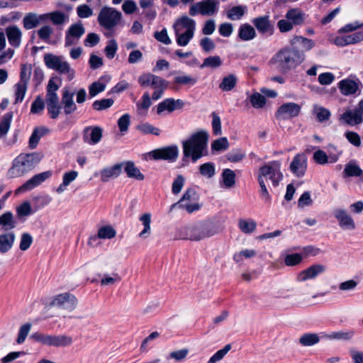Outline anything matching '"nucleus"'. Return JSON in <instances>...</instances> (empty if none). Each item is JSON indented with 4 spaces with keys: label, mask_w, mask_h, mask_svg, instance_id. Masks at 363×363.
Here are the masks:
<instances>
[{
    "label": "nucleus",
    "mask_w": 363,
    "mask_h": 363,
    "mask_svg": "<svg viewBox=\"0 0 363 363\" xmlns=\"http://www.w3.org/2000/svg\"><path fill=\"white\" fill-rule=\"evenodd\" d=\"M304 60L303 52L291 45L279 50L271 58L269 64L274 65L281 74H286L296 68Z\"/></svg>",
    "instance_id": "1"
},
{
    "label": "nucleus",
    "mask_w": 363,
    "mask_h": 363,
    "mask_svg": "<svg viewBox=\"0 0 363 363\" xmlns=\"http://www.w3.org/2000/svg\"><path fill=\"white\" fill-rule=\"evenodd\" d=\"M208 134L205 130H200L192 134L186 140L182 142L183 155L184 158H191L196 162L206 155Z\"/></svg>",
    "instance_id": "2"
},
{
    "label": "nucleus",
    "mask_w": 363,
    "mask_h": 363,
    "mask_svg": "<svg viewBox=\"0 0 363 363\" xmlns=\"http://www.w3.org/2000/svg\"><path fill=\"white\" fill-rule=\"evenodd\" d=\"M42 157V155L38 152L19 155L13 160L8 171L9 177L16 178L27 174L38 164Z\"/></svg>",
    "instance_id": "3"
},
{
    "label": "nucleus",
    "mask_w": 363,
    "mask_h": 363,
    "mask_svg": "<svg viewBox=\"0 0 363 363\" xmlns=\"http://www.w3.org/2000/svg\"><path fill=\"white\" fill-rule=\"evenodd\" d=\"M217 233V230L211 223H198L184 226L180 230V238L199 241Z\"/></svg>",
    "instance_id": "4"
},
{
    "label": "nucleus",
    "mask_w": 363,
    "mask_h": 363,
    "mask_svg": "<svg viewBox=\"0 0 363 363\" xmlns=\"http://www.w3.org/2000/svg\"><path fill=\"white\" fill-rule=\"evenodd\" d=\"M44 62L48 68L54 69L60 74H66L69 80L74 78V70L70 67L69 64L63 56L46 54L44 56Z\"/></svg>",
    "instance_id": "5"
},
{
    "label": "nucleus",
    "mask_w": 363,
    "mask_h": 363,
    "mask_svg": "<svg viewBox=\"0 0 363 363\" xmlns=\"http://www.w3.org/2000/svg\"><path fill=\"white\" fill-rule=\"evenodd\" d=\"M30 338L35 342H40L50 347H67L73 342L72 337L65 335H48L42 333H34Z\"/></svg>",
    "instance_id": "6"
},
{
    "label": "nucleus",
    "mask_w": 363,
    "mask_h": 363,
    "mask_svg": "<svg viewBox=\"0 0 363 363\" xmlns=\"http://www.w3.org/2000/svg\"><path fill=\"white\" fill-rule=\"evenodd\" d=\"M179 156V148L176 145L166 146L152 150L150 152L143 154L142 157L145 160L148 159L154 160H167L174 162Z\"/></svg>",
    "instance_id": "7"
},
{
    "label": "nucleus",
    "mask_w": 363,
    "mask_h": 363,
    "mask_svg": "<svg viewBox=\"0 0 363 363\" xmlns=\"http://www.w3.org/2000/svg\"><path fill=\"white\" fill-rule=\"evenodd\" d=\"M257 178L271 180L274 186H277L283 178L281 172V163L279 161H272L267 164L262 166L259 169Z\"/></svg>",
    "instance_id": "8"
},
{
    "label": "nucleus",
    "mask_w": 363,
    "mask_h": 363,
    "mask_svg": "<svg viewBox=\"0 0 363 363\" xmlns=\"http://www.w3.org/2000/svg\"><path fill=\"white\" fill-rule=\"evenodd\" d=\"M122 14L113 8L103 7L98 16V21L101 26L111 30L116 26L121 20Z\"/></svg>",
    "instance_id": "9"
},
{
    "label": "nucleus",
    "mask_w": 363,
    "mask_h": 363,
    "mask_svg": "<svg viewBox=\"0 0 363 363\" xmlns=\"http://www.w3.org/2000/svg\"><path fill=\"white\" fill-rule=\"evenodd\" d=\"M218 5L219 1L218 0H202L191 5L189 13L191 16H195L198 14L212 16L218 12Z\"/></svg>",
    "instance_id": "10"
},
{
    "label": "nucleus",
    "mask_w": 363,
    "mask_h": 363,
    "mask_svg": "<svg viewBox=\"0 0 363 363\" xmlns=\"http://www.w3.org/2000/svg\"><path fill=\"white\" fill-rule=\"evenodd\" d=\"M85 33V28L81 21L72 24L65 33V46L70 47L78 43Z\"/></svg>",
    "instance_id": "11"
},
{
    "label": "nucleus",
    "mask_w": 363,
    "mask_h": 363,
    "mask_svg": "<svg viewBox=\"0 0 363 363\" xmlns=\"http://www.w3.org/2000/svg\"><path fill=\"white\" fill-rule=\"evenodd\" d=\"M52 175V172L49 170L34 175L16 190V194L30 191L39 186Z\"/></svg>",
    "instance_id": "12"
},
{
    "label": "nucleus",
    "mask_w": 363,
    "mask_h": 363,
    "mask_svg": "<svg viewBox=\"0 0 363 363\" xmlns=\"http://www.w3.org/2000/svg\"><path fill=\"white\" fill-rule=\"evenodd\" d=\"M341 118L350 125L362 123L363 122V99L359 102L355 108L346 111Z\"/></svg>",
    "instance_id": "13"
},
{
    "label": "nucleus",
    "mask_w": 363,
    "mask_h": 363,
    "mask_svg": "<svg viewBox=\"0 0 363 363\" xmlns=\"http://www.w3.org/2000/svg\"><path fill=\"white\" fill-rule=\"evenodd\" d=\"M300 112L301 106L298 104L289 102L279 106L275 116L277 118L289 119L298 116Z\"/></svg>",
    "instance_id": "14"
},
{
    "label": "nucleus",
    "mask_w": 363,
    "mask_h": 363,
    "mask_svg": "<svg viewBox=\"0 0 363 363\" xmlns=\"http://www.w3.org/2000/svg\"><path fill=\"white\" fill-rule=\"evenodd\" d=\"M291 172L297 177H303L307 169V159L304 154H297L290 164Z\"/></svg>",
    "instance_id": "15"
},
{
    "label": "nucleus",
    "mask_w": 363,
    "mask_h": 363,
    "mask_svg": "<svg viewBox=\"0 0 363 363\" xmlns=\"http://www.w3.org/2000/svg\"><path fill=\"white\" fill-rule=\"evenodd\" d=\"M62 92V108H63L65 115H69L74 113L77 108V105L73 100L74 92L71 91L67 88H64Z\"/></svg>",
    "instance_id": "16"
},
{
    "label": "nucleus",
    "mask_w": 363,
    "mask_h": 363,
    "mask_svg": "<svg viewBox=\"0 0 363 363\" xmlns=\"http://www.w3.org/2000/svg\"><path fill=\"white\" fill-rule=\"evenodd\" d=\"M334 216L339 222L340 227L343 230H354L356 228L352 216L344 209L337 208L334 210Z\"/></svg>",
    "instance_id": "17"
},
{
    "label": "nucleus",
    "mask_w": 363,
    "mask_h": 363,
    "mask_svg": "<svg viewBox=\"0 0 363 363\" xmlns=\"http://www.w3.org/2000/svg\"><path fill=\"white\" fill-rule=\"evenodd\" d=\"M184 106V102L182 99L175 100L173 98H168L159 103L157 106V113L162 114L164 111L169 113L175 110L182 109Z\"/></svg>",
    "instance_id": "18"
},
{
    "label": "nucleus",
    "mask_w": 363,
    "mask_h": 363,
    "mask_svg": "<svg viewBox=\"0 0 363 363\" xmlns=\"http://www.w3.org/2000/svg\"><path fill=\"white\" fill-rule=\"evenodd\" d=\"M255 27L261 34L272 35L274 33V25L269 21V16H263L255 18L252 21Z\"/></svg>",
    "instance_id": "19"
},
{
    "label": "nucleus",
    "mask_w": 363,
    "mask_h": 363,
    "mask_svg": "<svg viewBox=\"0 0 363 363\" xmlns=\"http://www.w3.org/2000/svg\"><path fill=\"white\" fill-rule=\"evenodd\" d=\"M4 33L6 35L9 43L14 48H18L21 44L22 31L16 25H11L5 28Z\"/></svg>",
    "instance_id": "20"
},
{
    "label": "nucleus",
    "mask_w": 363,
    "mask_h": 363,
    "mask_svg": "<svg viewBox=\"0 0 363 363\" xmlns=\"http://www.w3.org/2000/svg\"><path fill=\"white\" fill-rule=\"evenodd\" d=\"M325 267L320 264H313L301 271L297 276L298 281H305L308 279H315L318 275L323 273Z\"/></svg>",
    "instance_id": "21"
},
{
    "label": "nucleus",
    "mask_w": 363,
    "mask_h": 363,
    "mask_svg": "<svg viewBox=\"0 0 363 363\" xmlns=\"http://www.w3.org/2000/svg\"><path fill=\"white\" fill-rule=\"evenodd\" d=\"M102 138V129L100 127H87L84 130V141L89 145H96Z\"/></svg>",
    "instance_id": "22"
},
{
    "label": "nucleus",
    "mask_w": 363,
    "mask_h": 363,
    "mask_svg": "<svg viewBox=\"0 0 363 363\" xmlns=\"http://www.w3.org/2000/svg\"><path fill=\"white\" fill-rule=\"evenodd\" d=\"M359 79L353 80L350 78L341 80L338 83V88L340 92L345 96L356 94L359 89Z\"/></svg>",
    "instance_id": "23"
},
{
    "label": "nucleus",
    "mask_w": 363,
    "mask_h": 363,
    "mask_svg": "<svg viewBox=\"0 0 363 363\" xmlns=\"http://www.w3.org/2000/svg\"><path fill=\"white\" fill-rule=\"evenodd\" d=\"M123 164L117 163L111 167L104 168L100 171L101 180L108 182L112 179L117 178L122 172Z\"/></svg>",
    "instance_id": "24"
},
{
    "label": "nucleus",
    "mask_w": 363,
    "mask_h": 363,
    "mask_svg": "<svg viewBox=\"0 0 363 363\" xmlns=\"http://www.w3.org/2000/svg\"><path fill=\"white\" fill-rule=\"evenodd\" d=\"M139 4L143 9L142 15L144 18L149 21H152L157 16L155 0H140Z\"/></svg>",
    "instance_id": "25"
},
{
    "label": "nucleus",
    "mask_w": 363,
    "mask_h": 363,
    "mask_svg": "<svg viewBox=\"0 0 363 363\" xmlns=\"http://www.w3.org/2000/svg\"><path fill=\"white\" fill-rule=\"evenodd\" d=\"M184 29L194 32L196 29L195 21L187 16H182L179 18L174 24V32H181Z\"/></svg>",
    "instance_id": "26"
},
{
    "label": "nucleus",
    "mask_w": 363,
    "mask_h": 363,
    "mask_svg": "<svg viewBox=\"0 0 363 363\" xmlns=\"http://www.w3.org/2000/svg\"><path fill=\"white\" fill-rule=\"evenodd\" d=\"M16 240V235L12 231L0 234V253L6 254L11 250Z\"/></svg>",
    "instance_id": "27"
},
{
    "label": "nucleus",
    "mask_w": 363,
    "mask_h": 363,
    "mask_svg": "<svg viewBox=\"0 0 363 363\" xmlns=\"http://www.w3.org/2000/svg\"><path fill=\"white\" fill-rule=\"evenodd\" d=\"M285 18L292 23L293 26L303 24L306 14L299 9H290L286 13Z\"/></svg>",
    "instance_id": "28"
},
{
    "label": "nucleus",
    "mask_w": 363,
    "mask_h": 363,
    "mask_svg": "<svg viewBox=\"0 0 363 363\" xmlns=\"http://www.w3.org/2000/svg\"><path fill=\"white\" fill-rule=\"evenodd\" d=\"M42 21H45L44 14L38 15L35 13H29L23 19V27L26 30L33 29L37 27Z\"/></svg>",
    "instance_id": "29"
},
{
    "label": "nucleus",
    "mask_w": 363,
    "mask_h": 363,
    "mask_svg": "<svg viewBox=\"0 0 363 363\" xmlns=\"http://www.w3.org/2000/svg\"><path fill=\"white\" fill-rule=\"evenodd\" d=\"M199 196L195 189L189 188L186 190L180 200L173 203L169 208V212L172 211L178 205H181L185 203H193L198 201Z\"/></svg>",
    "instance_id": "30"
},
{
    "label": "nucleus",
    "mask_w": 363,
    "mask_h": 363,
    "mask_svg": "<svg viewBox=\"0 0 363 363\" xmlns=\"http://www.w3.org/2000/svg\"><path fill=\"white\" fill-rule=\"evenodd\" d=\"M16 226V221L12 212L6 211L0 216V227L1 230L9 232L10 230L15 228Z\"/></svg>",
    "instance_id": "31"
},
{
    "label": "nucleus",
    "mask_w": 363,
    "mask_h": 363,
    "mask_svg": "<svg viewBox=\"0 0 363 363\" xmlns=\"http://www.w3.org/2000/svg\"><path fill=\"white\" fill-rule=\"evenodd\" d=\"M238 81V77L235 74H229L223 77L218 88L223 91H230L236 86Z\"/></svg>",
    "instance_id": "32"
},
{
    "label": "nucleus",
    "mask_w": 363,
    "mask_h": 363,
    "mask_svg": "<svg viewBox=\"0 0 363 363\" xmlns=\"http://www.w3.org/2000/svg\"><path fill=\"white\" fill-rule=\"evenodd\" d=\"M256 36L255 28L248 23L242 24L238 30V37L243 41L251 40Z\"/></svg>",
    "instance_id": "33"
},
{
    "label": "nucleus",
    "mask_w": 363,
    "mask_h": 363,
    "mask_svg": "<svg viewBox=\"0 0 363 363\" xmlns=\"http://www.w3.org/2000/svg\"><path fill=\"white\" fill-rule=\"evenodd\" d=\"M49 133V129L45 127L36 128L33 131L29 138V147L34 149L37 147L41 137Z\"/></svg>",
    "instance_id": "34"
},
{
    "label": "nucleus",
    "mask_w": 363,
    "mask_h": 363,
    "mask_svg": "<svg viewBox=\"0 0 363 363\" xmlns=\"http://www.w3.org/2000/svg\"><path fill=\"white\" fill-rule=\"evenodd\" d=\"M45 20L50 19L51 22L56 26L64 24L68 16L62 11H55L53 12L44 13Z\"/></svg>",
    "instance_id": "35"
},
{
    "label": "nucleus",
    "mask_w": 363,
    "mask_h": 363,
    "mask_svg": "<svg viewBox=\"0 0 363 363\" xmlns=\"http://www.w3.org/2000/svg\"><path fill=\"white\" fill-rule=\"evenodd\" d=\"M139 220L142 223L143 229L140 232L138 235L142 238H147L151 233V214L145 213L140 217Z\"/></svg>",
    "instance_id": "36"
},
{
    "label": "nucleus",
    "mask_w": 363,
    "mask_h": 363,
    "mask_svg": "<svg viewBox=\"0 0 363 363\" xmlns=\"http://www.w3.org/2000/svg\"><path fill=\"white\" fill-rule=\"evenodd\" d=\"M247 11L245 6H235L230 9L227 13V18L232 21L240 20L242 18Z\"/></svg>",
    "instance_id": "37"
},
{
    "label": "nucleus",
    "mask_w": 363,
    "mask_h": 363,
    "mask_svg": "<svg viewBox=\"0 0 363 363\" xmlns=\"http://www.w3.org/2000/svg\"><path fill=\"white\" fill-rule=\"evenodd\" d=\"M290 44L294 47L296 44H301L302 45L305 51H308L315 46V43L312 40L299 35L294 36L290 40Z\"/></svg>",
    "instance_id": "38"
},
{
    "label": "nucleus",
    "mask_w": 363,
    "mask_h": 363,
    "mask_svg": "<svg viewBox=\"0 0 363 363\" xmlns=\"http://www.w3.org/2000/svg\"><path fill=\"white\" fill-rule=\"evenodd\" d=\"M222 182L223 186L230 189L233 187L235 184V174L234 171L230 169H224L223 170L222 174Z\"/></svg>",
    "instance_id": "39"
},
{
    "label": "nucleus",
    "mask_w": 363,
    "mask_h": 363,
    "mask_svg": "<svg viewBox=\"0 0 363 363\" xmlns=\"http://www.w3.org/2000/svg\"><path fill=\"white\" fill-rule=\"evenodd\" d=\"M238 227L242 233L250 234L255 230L257 223L252 219H240L238 221Z\"/></svg>",
    "instance_id": "40"
},
{
    "label": "nucleus",
    "mask_w": 363,
    "mask_h": 363,
    "mask_svg": "<svg viewBox=\"0 0 363 363\" xmlns=\"http://www.w3.org/2000/svg\"><path fill=\"white\" fill-rule=\"evenodd\" d=\"M345 177H362L363 176L362 169L356 164L348 163L346 164L343 171Z\"/></svg>",
    "instance_id": "41"
},
{
    "label": "nucleus",
    "mask_w": 363,
    "mask_h": 363,
    "mask_svg": "<svg viewBox=\"0 0 363 363\" xmlns=\"http://www.w3.org/2000/svg\"><path fill=\"white\" fill-rule=\"evenodd\" d=\"M221 65L222 60L220 57L218 55H214L205 58L200 67L201 69L205 67L216 69L220 67Z\"/></svg>",
    "instance_id": "42"
},
{
    "label": "nucleus",
    "mask_w": 363,
    "mask_h": 363,
    "mask_svg": "<svg viewBox=\"0 0 363 363\" xmlns=\"http://www.w3.org/2000/svg\"><path fill=\"white\" fill-rule=\"evenodd\" d=\"M13 114L11 112L6 113L0 122V138L5 136L11 126Z\"/></svg>",
    "instance_id": "43"
},
{
    "label": "nucleus",
    "mask_w": 363,
    "mask_h": 363,
    "mask_svg": "<svg viewBox=\"0 0 363 363\" xmlns=\"http://www.w3.org/2000/svg\"><path fill=\"white\" fill-rule=\"evenodd\" d=\"M194 32L186 30L184 33H175L177 43L179 46H186L194 37Z\"/></svg>",
    "instance_id": "44"
},
{
    "label": "nucleus",
    "mask_w": 363,
    "mask_h": 363,
    "mask_svg": "<svg viewBox=\"0 0 363 363\" xmlns=\"http://www.w3.org/2000/svg\"><path fill=\"white\" fill-rule=\"evenodd\" d=\"M320 338L317 334L315 333H306L303 335L300 339L299 342L303 346H312L318 343Z\"/></svg>",
    "instance_id": "45"
},
{
    "label": "nucleus",
    "mask_w": 363,
    "mask_h": 363,
    "mask_svg": "<svg viewBox=\"0 0 363 363\" xmlns=\"http://www.w3.org/2000/svg\"><path fill=\"white\" fill-rule=\"evenodd\" d=\"M199 172L203 177L212 178L216 174L214 163L210 162L200 165Z\"/></svg>",
    "instance_id": "46"
},
{
    "label": "nucleus",
    "mask_w": 363,
    "mask_h": 363,
    "mask_svg": "<svg viewBox=\"0 0 363 363\" xmlns=\"http://www.w3.org/2000/svg\"><path fill=\"white\" fill-rule=\"evenodd\" d=\"M106 89V84L101 82L96 81L89 86V96L94 98L99 93L103 92Z\"/></svg>",
    "instance_id": "47"
},
{
    "label": "nucleus",
    "mask_w": 363,
    "mask_h": 363,
    "mask_svg": "<svg viewBox=\"0 0 363 363\" xmlns=\"http://www.w3.org/2000/svg\"><path fill=\"white\" fill-rule=\"evenodd\" d=\"M313 111L316 115L317 120L320 123L328 121L331 116L330 111L322 106H315Z\"/></svg>",
    "instance_id": "48"
},
{
    "label": "nucleus",
    "mask_w": 363,
    "mask_h": 363,
    "mask_svg": "<svg viewBox=\"0 0 363 363\" xmlns=\"http://www.w3.org/2000/svg\"><path fill=\"white\" fill-rule=\"evenodd\" d=\"M113 103L114 101L112 99H103L94 101L92 107L94 110L101 111L110 108L113 106Z\"/></svg>",
    "instance_id": "49"
},
{
    "label": "nucleus",
    "mask_w": 363,
    "mask_h": 363,
    "mask_svg": "<svg viewBox=\"0 0 363 363\" xmlns=\"http://www.w3.org/2000/svg\"><path fill=\"white\" fill-rule=\"evenodd\" d=\"M138 130L145 135L152 134L156 136L160 135L161 133V130L158 128H156L148 123H143L138 125Z\"/></svg>",
    "instance_id": "50"
},
{
    "label": "nucleus",
    "mask_w": 363,
    "mask_h": 363,
    "mask_svg": "<svg viewBox=\"0 0 363 363\" xmlns=\"http://www.w3.org/2000/svg\"><path fill=\"white\" fill-rule=\"evenodd\" d=\"M28 84L18 82L14 86L15 89V104L22 102L24 99Z\"/></svg>",
    "instance_id": "51"
},
{
    "label": "nucleus",
    "mask_w": 363,
    "mask_h": 363,
    "mask_svg": "<svg viewBox=\"0 0 363 363\" xmlns=\"http://www.w3.org/2000/svg\"><path fill=\"white\" fill-rule=\"evenodd\" d=\"M197 79L190 75H182L175 77L174 83L177 85H189L194 86L196 84Z\"/></svg>",
    "instance_id": "52"
},
{
    "label": "nucleus",
    "mask_w": 363,
    "mask_h": 363,
    "mask_svg": "<svg viewBox=\"0 0 363 363\" xmlns=\"http://www.w3.org/2000/svg\"><path fill=\"white\" fill-rule=\"evenodd\" d=\"M250 101L254 108H262L266 104V99L258 92L252 94L250 97Z\"/></svg>",
    "instance_id": "53"
},
{
    "label": "nucleus",
    "mask_w": 363,
    "mask_h": 363,
    "mask_svg": "<svg viewBox=\"0 0 363 363\" xmlns=\"http://www.w3.org/2000/svg\"><path fill=\"white\" fill-rule=\"evenodd\" d=\"M97 234L100 239H111L116 236V233L111 225H106L100 228Z\"/></svg>",
    "instance_id": "54"
},
{
    "label": "nucleus",
    "mask_w": 363,
    "mask_h": 363,
    "mask_svg": "<svg viewBox=\"0 0 363 363\" xmlns=\"http://www.w3.org/2000/svg\"><path fill=\"white\" fill-rule=\"evenodd\" d=\"M354 334V332L353 330L333 332L328 335V337L330 339L348 340L352 339Z\"/></svg>",
    "instance_id": "55"
},
{
    "label": "nucleus",
    "mask_w": 363,
    "mask_h": 363,
    "mask_svg": "<svg viewBox=\"0 0 363 363\" xmlns=\"http://www.w3.org/2000/svg\"><path fill=\"white\" fill-rule=\"evenodd\" d=\"M53 33V29L50 26H43L38 30V37L45 43L50 42V38Z\"/></svg>",
    "instance_id": "56"
},
{
    "label": "nucleus",
    "mask_w": 363,
    "mask_h": 363,
    "mask_svg": "<svg viewBox=\"0 0 363 363\" xmlns=\"http://www.w3.org/2000/svg\"><path fill=\"white\" fill-rule=\"evenodd\" d=\"M45 108V102L40 96H38L32 103L30 112L34 114H40Z\"/></svg>",
    "instance_id": "57"
},
{
    "label": "nucleus",
    "mask_w": 363,
    "mask_h": 363,
    "mask_svg": "<svg viewBox=\"0 0 363 363\" xmlns=\"http://www.w3.org/2000/svg\"><path fill=\"white\" fill-rule=\"evenodd\" d=\"M229 146L228 141L226 138H220L214 140L211 144V149L213 151H223L228 149Z\"/></svg>",
    "instance_id": "58"
},
{
    "label": "nucleus",
    "mask_w": 363,
    "mask_h": 363,
    "mask_svg": "<svg viewBox=\"0 0 363 363\" xmlns=\"http://www.w3.org/2000/svg\"><path fill=\"white\" fill-rule=\"evenodd\" d=\"M303 257L298 253L287 255L284 259V263L286 266H296L301 263Z\"/></svg>",
    "instance_id": "59"
},
{
    "label": "nucleus",
    "mask_w": 363,
    "mask_h": 363,
    "mask_svg": "<svg viewBox=\"0 0 363 363\" xmlns=\"http://www.w3.org/2000/svg\"><path fill=\"white\" fill-rule=\"evenodd\" d=\"M30 328H31L30 323H26L20 328L19 331H18V337L16 340V342L18 344H22L25 341L26 337L28 336V335L30 330Z\"/></svg>",
    "instance_id": "60"
},
{
    "label": "nucleus",
    "mask_w": 363,
    "mask_h": 363,
    "mask_svg": "<svg viewBox=\"0 0 363 363\" xmlns=\"http://www.w3.org/2000/svg\"><path fill=\"white\" fill-rule=\"evenodd\" d=\"M118 50V45L115 40L112 39L108 42L105 47V53L108 59H113Z\"/></svg>",
    "instance_id": "61"
},
{
    "label": "nucleus",
    "mask_w": 363,
    "mask_h": 363,
    "mask_svg": "<svg viewBox=\"0 0 363 363\" xmlns=\"http://www.w3.org/2000/svg\"><path fill=\"white\" fill-rule=\"evenodd\" d=\"M16 212L18 216H28L34 213L33 211H32L30 204L28 201L23 202L21 205H20L17 209Z\"/></svg>",
    "instance_id": "62"
},
{
    "label": "nucleus",
    "mask_w": 363,
    "mask_h": 363,
    "mask_svg": "<svg viewBox=\"0 0 363 363\" xmlns=\"http://www.w3.org/2000/svg\"><path fill=\"white\" fill-rule=\"evenodd\" d=\"M123 164V168L128 177L130 178L136 177V167L135 163L133 161H126L121 163Z\"/></svg>",
    "instance_id": "63"
},
{
    "label": "nucleus",
    "mask_w": 363,
    "mask_h": 363,
    "mask_svg": "<svg viewBox=\"0 0 363 363\" xmlns=\"http://www.w3.org/2000/svg\"><path fill=\"white\" fill-rule=\"evenodd\" d=\"M77 16L81 18H86L93 15V10L86 4L79 5L77 8Z\"/></svg>",
    "instance_id": "64"
}]
</instances>
